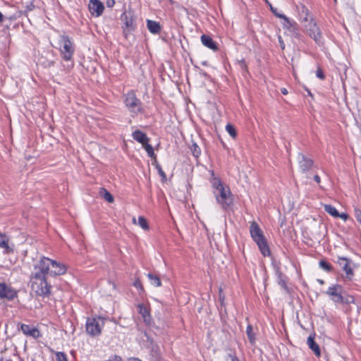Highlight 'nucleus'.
Wrapping results in <instances>:
<instances>
[{
	"label": "nucleus",
	"mask_w": 361,
	"mask_h": 361,
	"mask_svg": "<svg viewBox=\"0 0 361 361\" xmlns=\"http://www.w3.org/2000/svg\"><path fill=\"white\" fill-rule=\"evenodd\" d=\"M316 74L317 76L321 80H323L324 78V75L323 74V72L321 68L317 69Z\"/></svg>",
	"instance_id": "36"
},
{
	"label": "nucleus",
	"mask_w": 361,
	"mask_h": 361,
	"mask_svg": "<svg viewBox=\"0 0 361 361\" xmlns=\"http://www.w3.org/2000/svg\"><path fill=\"white\" fill-rule=\"evenodd\" d=\"M226 130L227 133L233 137L235 138L236 137V131L233 126L231 124H227L226 126Z\"/></svg>",
	"instance_id": "29"
},
{
	"label": "nucleus",
	"mask_w": 361,
	"mask_h": 361,
	"mask_svg": "<svg viewBox=\"0 0 361 361\" xmlns=\"http://www.w3.org/2000/svg\"><path fill=\"white\" fill-rule=\"evenodd\" d=\"M338 217L342 219L343 221H346L348 219V216L345 213H342V214L338 213Z\"/></svg>",
	"instance_id": "37"
},
{
	"label": "nucleus",
	"mask_w": 361,
	"mask_h": 361,
	"mask_svg": "<svg viewBox=\"0 0 361 361\" xmlns=\"http://www.w3.org/2000/svg\"><path fill=\"white\" fill-rule=\"evenodd\" d=\"M299 20L302 26H305L306 23H310V20H314L311 16L309 10L302 4L298 6Z\"/></svg>",
	"instance_id": "9"
},
{
	"label": "nucleus",
	"mask_w": 361,
	"mask_h": 361,
	"mask_svg": "<svg viewBox=\"0 0 361 361\" xmlns=\"http://www.w3.org/2000/svg\"><path fill=\"white\" fill-rule=\"evenodd\" d=\"M104 324V322L101 317L89 318L86 322V331L92 336H99Z\"/></svg>",
	"instance_id": "6"
},
{
	"label": "nucleus",
	"mask_w": 361,
	"mask_h": 361,
	"mask_svg": "<svg viewBox=\"0 0 361 361\" xmlns=\"http://www.w3.org/2000/svg\"><path fill=\"white\" fill-rule=\"evenodd\" d=\"M133 285L137 288L141 290L142 291H144V288H143L142 284V283H141L140 279H136L134 281Z\"/></svg>",
	"instance_id": "33"
},
{
	"label": "nucleus",
	"mask_w": 361,
	"mask_h": 361,
	"mask_svg": "<svg viewBox=\"0 0 361 361\" xmlns=\"http://www.w3.org/2000/svg\"><path fill=\"white\" fill-rule=\"evenodd\" d=\"M132 137L135 140L142 144V145L149 142V138L147 137V135L139 130H135L132 133Z\"/></svg>",
	"instance_id": "17"
},
{
	"label": "nucleus",
	"mask_w": 361,
	"mask_h": 361,
	"mask_svg": "<svg viewBox=\"0 0 361 361\" xmlns=\"http://www.w3.org/2000/svg\"><path fill=\"white\" fill-rule=\"evenodd\" d=\"M355 217L357 221L361 224V211L359 209H355Z\"/></svg>",
	"instance_id": "35"
},
{
	"label": "nucleus",
	"mask_w": 361,
	"mask_h": 361,
	"mask_svg": "<svg viewBox=\"0 0 361 361\" xmlns=\"http://www.w3.org/2000/svg\"><path fill=\"white\" fill-rule=\"evenodd\" d=\"M16 295V293L14 290L10 288L4 283H0V298L12 300Z\"/></svg>",
	"instance_id": "14"
},
{
	"label": "nucleus",
	"mask_w": 361,
	"mask_h": 361,
	"mask_svg": "<svg viewBox=\"0 0 361 361\" xmlns=\"http://www.w3.org/2000/svg\"><path fill=\"white\" fill-rule=\"evenodd\" d=\"M99 194L101 197L104 198L106 201H107L109 203H112L114 200L112 195L103 188H100Z\"/></svg>",
	"instance_id": "21"
},
{
	"label": "nucleus",
	"mask_w": 361,
	"mask_h": 361,
	"mask_svg": "<svg viewBox=\"0 0 361 361\" xmlns=\"http://www.w3.org/2000/svg\"><path fill=\"white\" fill-rule=\"evenodd\" d=\"M201 41L204 46L207 48L216 51L218 49L216 44L214 42V40L208 35H203L201 36Z\"/></svg>",
	"instance_id": "18"
},
{
	"label": "nucleus",
	"mask_w": 361,
	"mask_h": 361,
	"mask_svg": "<svg viewBox=\"0 0 361 361\" xmlns=\"http://www.w3.org/2000/svg\"><path fill=\"white\" fill-rule=\"evenodd\" d=\"M279 44H280V46L281 47L282 49H284L285 48V44H284V42L281 39V37H279Z\"/></svg>",
	"instance_id": "39"
},
{
	"label": "nucleus",
	"mask_w": 361,
	"mask_h": 361,
	"mask_svg": "<svg viewBox=\"0 0 361 361\" xmlns=\"http://www.w3.org/2000/svg\"><path fill=\"white\" fill-rule=\"evenodd\" d=\"M127 361H142V360H139L138 358H135V357H130L127 360Z\"/></svg>",
	"instance_id": "42"
},
{
	"label": "nucleus",
	"mask_w": 361,
	"mask_h": 361,
	"mask_svg": "<svg viewBox=\"0 0 361 361\" xmlns=\"http://www.w3.org/2000/svg\"><path fill=\"white\" fill-rule=\"evenodd\" d=\"M281 92H282L283 94H288V90L286 88H282L281 89Z\"/></svg>",
	"instance_id": "43"
},
{
	"label": "nucleus",
	"mask_w": 361,
	"mask_h": 361,
	"mask_svg": "<svg viewBox=\"0 0 361 361\" xmlns=\"http://www.w3.org/2000/svg\"><path fill=\"white\" fill-rule=\"evenodd\" d=\"M125 104L128 109L133 114H137L141 111V104L133 92H128L126 94Z\"/></svg>",
	"instance_id": "8"
},
{
	"label": "nucleus",
	"mask_w": 361,
	"mask_h": 361,
	"mask_svg": "<svg viewBox=\"0 0 361 361\" xmlns=\"http://www.w3.org/2000/svg\"><path fill=\"white\" fill-rule=\"evenodd\" d=\"M115 4L114 0H107L106 5L108 7H113Z\"/></svg>",
	"instance_id": "38"
},
{
	"label": "nucleus",
	"mask_w": 361,
	"mask_h": 361,
	"mask_svg": "<svg viewBox=\"0 0 361 361\" xmlns=\"http://www.w3.org/2000/svg\"><path fill=\"white\" fill-rule=\"evenodd\" d=\"M147 277L152 286L154 287H160L161 286V282L159 276L149 273L147 274Z\"/></svg>",
	"instance_id": "23"
},
{
	"label": "nucleus",
	"mask_w": 361,
	"mask_h": 361,
	"mask_svg": "<svg viewBox=\"0 0 361 361\" xmlns=\"http://www.w3.org/2000/svg\"><path fill=\"white\" fill-rule=\"evenodd\" d=\"M221 290H220V295H219L220 299H221Z\"/></svg>",
	"instance_id": "47"
},
{
	"label": "nucleus",
	"mask_w": 361,
	"mask_h": 361,
	"mask_svg": "<svg viewBox=\"0 0 361 361\" xmlns=\"http://www.w3.org/2000/svg\"><path fill=\"white\" fill-rule=\"evenodd\" d=\"M191 150L194 157H198L200 154V149L196 144H193L191 147Z\"/></svg>",
	"instance_id": "30"
},
{
	"label": "nucleus",
	"mask_w": 361,
	"mask_h": 361,
	"mask_svg": "<svg viewBox=\"0 0 361 361\" xmlns=\"http://www.w3.org/2000/svg\"><path fill=\"white\" fill-rule=\"evenodd\" d=\"M342 287L340 285L336 284L328 288L326 294L329 295L331 299L335 302L341 303L345 302L350 303L353 302V298L352 297H349L344 300V298L342 296Z\"/></svg>",
	"instance_id": "7"
},
{
	"label": "nucleus",
	"mask_w": 361,
	"mask_h": 361,
	"mask_svg": "<svg viewBox=\"0 0 361 361\" xmlns=\"http://www.w3.org/2000/svg\"><path fill=\"white\" fill-rule=\"evenodd\" d=\"M267 3L269 4V7H270V9L271 11H272V13L278 18H281V19H283V27H286V28H290L291 26H292V23L290 22V20H289L288 18H287L285 15L282 14V13H280L277 8H274L267 1Z\"/></svg>",
	"instance_id": "16"
},
{
	"label": "nucleus",
	"mask_w": 361,
	"mask_h": 361,
	"mask_svg": "<svg viewBox=\"0 0 361 361\" xmlns=\"http://www.w3.org/2000/svg\"><path fill=\"white\" fill-rule=\"evenodd\" d=\"M309 348L319 357L320 356V349L319 345L314 342V338L310 336L307 341Z\"/></svg>",
	"instance_id": "20"
},
{
	"label": "nucleus",
	"mask_w": 361,
	"mask_h": 361,
	"mask_svg": "<svg viewBox=\"0 0 361 361\" xmlns=\"http://www.w3.org/2000/svg\"><path fill=\"white\" fill-rule=\"evenodd\" d=\"M246 334L248 337L250 342L252 344H254L255 342V334L252 331V326L251 325H248L246 329Z\"/></svg>",
	"instance_id": "25"
},
{
	"label": "nucleus",
	"mask_w": 361,
	"mask_h": 361,
	"mask_svg": "<svg viewBox=\"0 0 361 361\" xmlns=\"http://www.w3.org/2000/svg\"><path fill=\"white\" fill-rule=\"evenodd\" d=\"M60 51L63 59L66 61H70L74 53L73 43L67 36H61L60 37Z\"/></svg>",
	"instance_id": "5"
},
{
	"label": "nucleus",
	"mask_w": 361,
	"mask_h": 361,
	"mask_svg": "<svg viewBox=\"0 0 361 361\" xmlns=\"http://www.w3.org/2000/svg\"><path fill=\"white\" fill-rule=\"evenodd\" d=\"M304 32L312 38L317 44L323 42L322 32L315 20H310L302 27Z\"/></svg>",
	"instance_id": "4"
},
{
	"label": "nucleus",
	"mask_w": 361,
	"mask_h": 361,
	"mask_svg": "<svg viewBox=\"0 0 361 361\" xmlns=\"http://www.w3.org/2000/svg\"><path fill=\"white\" fill-rule=\"evenodd\" d=\"M314 180L318 183H320V178L318 175L314 176Z\"/></svg>",
	"instance_id": "41"
},
{
	"label": "nucleus",
	"mask_w": 361,
	"mask_h": 361,
	"mask_svg": "<svg viewBox=\"0 0 361 361\" xmlns=\"http://www.w3.org/2000/svg\"><path fill=\"white\" fill-rule=\"evenodd\" d=\"M142 147L146 150L149 157H150L151 158H154V159L156 158V155L154 154V149H153L152 146L149 144V142H147L146 144L142 145Z\"/></svg>",
	"instance_id": "27"
},
{
	"label": "nucleus",
	"mask_w": 361,
	"mask_h": 361,
	"mask_svg": "<svg viewBox=\"0 0 361 361\" xmlns=\"http://www.w3.org/2000/svg\"><path fill=\"white\" fill-rule=\"evenodd\" d=\"M250 233L253 240L257 243L261 253L264 256L269 255V249L263 231L255 221H252L250 226Z\"/></svg>",
	"instance_id": "3"
},
{
	"label": "nucleus",
	"mask_w": 361,
	"mask_h": 361,
	"mask_svg": "<svg viewBox=\"0 0 361 361\" xmlns=\"http://www.w3.org/2000/svg\"><path fill=\"white\" fill-rule=\"evenodd\" d=\"M106 361H123V359L121 356L119 355H111L109 360H106Z\"/></svg>",
	"instance_id": "34"
},
{
	"label": "nucleus",
	"mask_w": 361,
	"mask_h": 361,
	"mask_svg": "<svg viewBox=\"0 0 361 361\" xmlns=\"http://www.w3.org/2000/svg\"><path fill=\"white\" fill-rule=\"evenodd\" d=\"M121 20L124 24V33L126 35L128 32H130L134 29L133 19L130 13L125 12L121 16Z\"/></svg>",
	"instance_id": "12"
},
{
	"label": "nucleus",
	"mask_w": 361,
	"mask_h": 361,
	"mask_svg": "<svg viewBox=\"0 0 361 361\" xmlns=\"http://www.w3.org/2000/svg\"><path fill=\"white\" fill-rule=\"evenodd\" d=\"M298 160L299 162L300 169L302 172L309 171L312 166V160L305 157V155L301 153H298Z\"/></svg>",
	"instance_id": "13"
},
{
	"label": "nucleus",
	"mask_w": 361,
	"mask_h": 361,
	"mask_svg": "<svg viewBox=\"0 0 361 361\" xmlns=\"http://www.w3.org/2000/svg\"><path fill=\"white\" fill-rule=\"evenodd\" d=\"M104 5L99 0H90L89 4V10L92 15L97 17L99 16L104 11Z\"/></svg>",
	"instance_id": "11"
},
{
	"label": "nucleus",
	"mask_w": 361,
	"mask_h": 361,
	"mask_svg": "<svg viewBox=\"0 0 361 361\" xmlns=\"http://www.w3.org/2000/svg\"><path fill=\"white\" fill-rule=\"evenodd\" d=\"M231 361H238V359L234 356H230Z\"/></svg>",
	"instance_id": "44"
},
{
	"label": "nucleus",
	"mask_w": 361,
	"mask_h": 361,
	"mask_svg": "<svg viewBox=\"0 0 361 361\" xmlns=\"http://www.w3.org/2000/svg\"><path fill=\"white\" fill-rule=\"evenodd\" d=\"M324 209L326 212H327L331 216L338 218V212L337 209L331 204H324Z\"/></svg>",
	"instance_id": "24"
},
{
	"label": "nucleus",
	"mask_w": 361,
	"mask_h": 361,
	"mask_svg": "<svg viewBox=\"0 0 361 361\" xmlns=\"http://www.w3.org/2000/svg\"><path fill=\"white\" fill-rule=\"evenodd\" d=\"M21 330L25 335L30 336L34 338H37L41 336V334L38 329L32 326L22 324Z\"/></svg>",
	"instance_id": "15"
},
{
	"label": "nucleus",
	"mask_w": 361,
	"mask_h": 361,
	"mask_svg": "<svg viewBox=\"0 0 361 361\" xmlns=\"http://www.w3.org/2000/svg\"><path fill=\"white\" fill-rule=\"evenodd\" d=\"M137 225H139L142 229L147 231L149 229V226L147 222L146 219L144 216H139L137 219Z\"/></svg>",
	"instance_id": "26"
},
{
	"label": "nucleus",
	"mask_w": 361,
	"mask_h": 361,
	"mask_svg": "<svg viewBox=\"0 0 361 361\" xmlns=\"http://www.w3.org/2000/svg\"><path fill=\"white\" fill-rule=\"evenodd\" d=\"M341 260L344 261L345 262V264H344V266H343V269L346 274V275L348 276H351L353 273V269L350 268V267L348 265V262L346 259L343 258V259H341Z\"/></svg>",
	"instance_id": "28"
},
{
	"label": "nucleus",
	"mask_w": 361,
	"mask_h": 361,
	"mask_svg": "<svg viewBox=\"0 0 361 361\" xmlns=\"http://www.w3.org/2000/svg\"><path fill=\"white\" fill-rule=\"evenodd\" d=\"M0 247L4 250V254L8 255L14 252L15 245L7 235L0 233Z\"/></svg>",
	"instance_id": "10"
},
{
	"label": "nucleus",
	"mask_w": 361,
	"mask_h": 361,
	"mask_svg": "<svg viewBox=\"0 0 361 361\" xmlns=\"http://www.w3.org/2000/svg\"><path fill=\"white\" fill-rule=\"evenodd\" d=\"M139 313L142 316L145 322L149 321L150 316L147 308L143 305L140 304L137 306Z\"/></svg>",
	"instance_id": "22"
},
{
	"label": "nucleus",
	"mask_w": 361,
	"mask_h": 361,
	"mask_svg": "<svg viewBox=\"0 0 361 361\" xmlns=\"http://www.w3.org/2000/svg\"><path fill=\"white\" fill-rule=\"evenodd\" d=\"M211 183L214 189V194L217 202L221 205L224 209H226L232 204V195L229 188L224 184L221 180L215 177L212 173Z\"/></svg>",
	"instance_id": "2"
},
{
	"label": "nucleus",
	"mask_w": 361,
	"mask_h": 361,
	"mask_svg": "<svg viewBox=\"0 0 361 361\" xmlns=\"http://www.w3.org/2000/svg\"><path fill=\"white\" fill-rule=\"evenodd\" d=\"M66 267L64 264L43 257L34 266L31 277V288L38 295H47L50 293L51 286L47 281V276H55L65 274Z\"/></svg>",
	"instance_id": "1"
},
{
	"label": "nucleus",
	"mask_w": 361,
	"mask_h": 361,
	"mask_svg": "<svg viewBox=\"0 0 361 361\" xmlns=\"http://www.w3.org/2000/svg\"><path fill=\"white\" fill-rule=\"evenodd\" d=\"M147 26L149 32L153 34H158L161 31V26L159 23L156 21L147 20Z\"/></svg>",
	"instance_id": "19"
},
{
	"label": "nucleus",
	"mask_w": 361,
	"mask_h": 361,
	"mask_svg": "<svg viewBox=\"0 0 361 361\" xmlns=\"http://www.w3.org/2000/svg\"><path fill=\"white\" fill-rule=\"evenodd\" d=\"M56 360L58 361H68L66 355L65 353L59 352L56 353Z\"/></svg>",
	"instance_id": "32"
},
{
	"label": "nucleus",
	"mask_w": 361,
	"mask_h": 361,
	"mask_svg": "<svg viewBox=\"0 0 361 361\" xmlns=\"http://www.w3.org/2000/svg\"><path fill=\"white\" fill-rule=\"evenodd\" d=\"M319 267L327 271L331 270V265L325 261H320Z\"/></svg>",
	"instance_id": "31"
},
{
	"label": "nucleus",
	"mask_w": 361,
	"mask_h": 361,
	"mask_svg": "<svg viewBox=\"0 0 361 361\" xmlns=\"http://www.w3.org/2000/svg\"><path fill=\"white\" fill-rule=\"evenodd\" d=\"M3 15L2 13L0 12V23L3 21Z\"/></svg>",
	"instance_id": "46"
},
{
	"label": "nucleus",
	"mask_w": 361,
	"mask_h": 361,
	"mask_svg": "<svg viewBox=\"0 0 361 361\" xmlns=\"http://www.w3.org/2000/svg\"><path fill=\"white\" fill-rule=\"evenodd\" d=\"M158 170H159V173L160 174V176H161L164 178H165L166 175H165L164 172L162 171V169L160 167H159Z\"/></svg>",
	"instance_id": "40"
},
{
	"label": "nucleus",
	"mask_w": 361,
	"mask_h": 361,
	"mask_svg": "<svg viewBox=\"0 0 361 361\" xmlns=\"http://www.w3.org/2000/svg\"><path fill=\"white\" fill-rule=\"evenodd\" d=\"M133 223L134 224H137V221L136 220L135 217H133Z\"/></svg>",
	"instance_id": "45"
}]
</instances>
